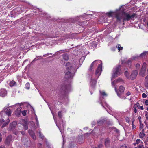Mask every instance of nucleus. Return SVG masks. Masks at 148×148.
I'll return each instance as SVG.
<instances>
[{"mask_svg":"<svg viewBox=\"0 0 148 148\" xmlns=\"http://www.w3.org/2000/svg\"><path fill=\"white\" fill-rule=\"evenodd\" d=\"M138 74V71L137 70L133 71L130 75V79L132 80L135 79L136 78Z\"/></svg>","mask_w":148,"mask_h":148,"instance_id":"9b49d317","label":"nucleus"},{"mask_svg":"<svg viewBox=\"0 0 148 148\" xmlns=\"http://www.w3.org/2000/svg\"><path fill=\"white\" fill-rule=\"evenodd\" d=\"M0 148H5V147L3 145H1L0 146Z\"/></svg>","mask_w":148,"mask_h":148,"instance_id":"0e129e2a","label":"nucleus"},{"mask_svg":"<svg viewBox=\"0 0 148 148\" xmlns=\"http://www.w3.org/2000/svg\"><path fill=\"white\" fill-rule=\"evenodd\" d=\"M102 66L101 65H99L95 73V77L97 79L100 75L101 71Z\"/></svg>","mask_w":148,"mask_h":148,"instance_id":"1a4fd4ad","label":"nucleus"},{"mask_svg":"<svg viewBox=\"0 0 148 148\" xmlns=\"http://www.w3.org/2000/svg\"><path fill=\"white\" fill-rule=\"evenodd\" d=\"M44 146L45 147H47L48 148L49 147V144L48 143L47 141L46 140L45 141V144L44 145Z\"/></svg>","mask_w":148,"mask_h":148,"instance_id":"bb28decb","label":"nucleus"},{"mask_svg":"<svg viewBox=\"0 0 148 148\" xmlns=\"http://www.w3.org/2000/svg\"><path fill=\"white\" fill-rule=\"evenodd\" d=\"M26 110H24L22 112V115L24 116H25L26 114Z\"/></svg>","mask_w":148,"mask_h":148,"instance_id":"ea45409f","label":"nucleus"},{"mask_svg":"<svg viewBox=\"0 0 148 148\" xmlns=\"http://www.w3.org/2000/svg\"><path fill=\"white\" fill-rule=\"evenodd\" d=\"M113 13V12L112 11H110V12H108V15L109 16H112V14Z\"/></svg>","mask_w":148,"mask_h":148,"instance_id":"c03bdc74","label":"nucleus"},{"mask_svg":"<svg viewBox=\"0 0 148 148\" xmlns=\"http://www.w3.org/2000/svg\"><path fill=\"white\" fill-rule=\"evenodd\" d=\"M17 124V122L15 121L10 123L8 128L9 130L11 131L14 130L16 127Z\"/></svg>","mask_w":148,"mask_h":148,"instance_id":"6e6552de","label":"nucleus"},{"mask_svg":"<svg viewBox=\"0 0 148 148\" xmlns=\"http://www.w3.org/2000/svg\"><path fill=\"white\" fill-rule=\"evenodd\" d=\"M12 140V136L11 135H9L6 138L5 141V143L7 145H9Z\"/></svg>","mask_w":148,"mask_h":148,"instance_id":"f8f14e48","label":"nucleus"},{"mask_svg":"<svg viewBox=\"0 0 148 148\" xmlns=\"http://www.w3.org/2000/svg\"><path fill=\"white\" fill-rule=\"evenodd\" d=\"M136 16V13H133L131 15L129 12H123L122 13L117 12L115 17L118 21H121L122 19L123 22L128 21L130 20H134V18Z\"/></svg>","mask_w":148,"mask_h":148,"instance_id":"f257e3e1","label":"nucleus"},{"mask_svg":"<svg viewBox=\"0 0 148 148\" xmlns=\"http://www.w3.org/2000/svg\"><path fill=\"white\" fill-rule=\"evenodd\" d=\"M144 145H143V143L142 142L138 146V148H141V147H143Z\"/></svg>","mask_w":148,"mask_h":148,"instance_id":"c9c22d12","label":"nucleus"},{"mask_svg":"<svg viewBox=\"0 0 148 148\" xmlns=\"http://www.w3.org/2000/svg\"><path fill=\"white\" fill-rule=\"evenodd\" d=\"M142 96L143 98H145L147 97V95H146L144 93H143V94L142 95Z\"/></svg>","mask_w":148,"mask_h":148,"instance_id":"8fccbe9b","label":"nucleus"},{"mask_svg":"<svg viewBox=\"0 0 148 148\" xmlns=\"http://www.w3.org/2000/svg\"><path fill=\"white\" fill-rule=\"evenodd\" d=\"M138 120H139V121H140V120H141V117L140 116H139L138 117Z\"/></svg>","mask_w":148,"mask_h":148,"instance_id":"69168bd1","label":"nucleus"},{"mask_svg":"<svg viewBox=\"0 0 148 148\" xmlns=\"http://www.w3.org/2000/svg\"><path fill=\"white\" fill-rule=\"evenodd\" d=\"M110 139L107 138L104 140V145L105 147L107 148H109L110 146Z\"/></svg>","mask_w":148,"mask_h":148,"instance_id":"ddd939ff","label":"nucleus"},{"mask_svg":"<svg viewBox=\"0 0 148 148\" xmlns=\"http://www.w3.org/2000/svg\"><path fill=\"white\" fill-rule=\"evenodd\" d=\"M120 148H128L125 145H123L121 146Z\"/></svg>","mask_w":148,"mask_h":148,"instance_id":"3c124183","label":"nucleus"},{"mask_svg":"<svg viewBox=\"0 0 148 148\" xmlns=\"http://www.w3.org/2000/svg\"><path fill=\"white\" fill-rule=\"evenodd\" d=\"M124 74L127 78L129 77V73L127 71H125Z\"/></svg>","mask_w":148,"mask_h":148,"instance_id":"72a5a7b5","label":"nucleus"},{"mask_svg":"<svg viewBox=\"0 0 148 148\" xmlns=\"http://www.w3.org/2000/svg\"><path fill=\"white\" fill-rule=\"evenodd\" d=\"M39 135L40 138H41L42 139L44 138V136L42 134H41L40 131L39 132Z\"/></svg>","mask_w":148,"mask_h":148,"instance_id":"c756f323","label":"nucleus"},{"mask_svg":"<svg viewBox=\"0 0 148 148\" xmlns=\"http://www.w3.org/2000/svg\"><path fill=\"white\" fill-rule=\"evenodd\" d=\"M119 90L120 93L117 90L116 88H115V90L116 92L117 95L119 97H121V94L124 93L125 90V88L122 85L120 86L119 88Z\"/></svg>","mask_w":148,"mask_h":148,"instance_id":"423d86ee","label":"nucleus"},{"mask_svg":"<svg viewBox=\"0 0 148 148\" xmlns=\"http://www.w3.org/2000/svg\"><path fill=\"white\" fill-rule=\"evenodd\" d=\"M29 123L32 125V127H31V128H32V129H33V128H34V123L32 121H30V122H29Z\"/></svg>","mask_w":148,"mask_h":148,"instance_id":"a19ab883","label":"nucleus"},{"mask_svg":"<svg viewBox=\"0 0 148 148\" xmlns=\"http://www.w3.org/2000/svg\"><path fill=\"white\" fill-rule=\"evenodd\" d=\"M146 65H147V64H146V63H145V62L143 63V66H142L141 68H144V69H146Z\"/></svg>","mask_w":148,"mask_h":148,"instance_id":"58836bf2","label":"nucleus"},{"mask_svg":"<svg viewBox=\"0 0 148 148\" xmlns=\"http://www.w3.org/2000/svg\"><path fill=\"white\" fill-rule=\"evenodd\" d=\"M71 90V85L67 81H65L61 85L59 90V93L64 96L69 92Z\"/></svg>","mask_w":148,"mask_h":148,"instance_id":"f03ea898","label":"nucleus"},{"mask_svg":"<svg viewBox=\"0 0 148 148\" xmlns=\"http://www.w3.org/2000/svg\"><path fill=\"white\" fill-rule=\"evenodd\" d=\"M143 124H140V129H141L143 128Z\"/></svg>","mask_w":148,"mask_h":148,"instance_id":"6e6d98bb","label":"nucleus"},{"mask_svg":"<svg viewBox=\"0 0 148 148\" xmlns=\"http://www.w3.org/2000/svg\"><path fill=\"white\" fill-rule=\"evenodd\" d=\"M131 94L130 92H128L127 93H126V95L127 96H128L130 95Z\"/></svg>","mask_w":148,"mask_h":148,"instance_id":"13d9d810","label":"nucleus"},{"mask_svg":"<svg viewBox=\"0 0 148 148\" xmlns=\"http://www.w3.org/2000/svg\"><path fill=\"white\" fill-rule=\"evenodd\" d=\"M39 60V58L37 59L36 58L34 59L31 62L32 63H33L35 61L38 60Z\"/></svg>","mask_w":148,"mask_h":148,"instance_id":"864d4df0","label":"nucleus"},{"mask_svg":"<svg viewBox=\"0 0 148 148\" xmlns=\"http://www.w3.org/2000/svg\"><path fill=\"white\" fill-rule=\"evenodd\" d=\"M125 119L126 121V122L128 123H129L130 121V119L128 117H127L125 118Z\"/></svg>","mask_w":148,"mask_h":148,"instance_id":"a18cd8bd","label":"nucleus"},{"mask_svg":"<svg viewBox=\"0 0 148 148\" xmlns=\"http://www.w3.org/2000/svg\"><path fill=\"white\" fill-rule=\"evenodd\" d=\"M115 81H114L112 82V84L113 86H114V85L115 84Z\"/></svg>","mask_w":148,"mask_h":148,"instance_id":"680f3d73","label":"nucleus"},{"mask_svg":"<svg viewBox=\"0 0 148 148\" xmlns=\"http://www.w3.org/2000/svg\"><path fill=\"white\" fill-rule=\"evenodd\" d=\"M145 87L148 88V80L147 79V80H145Z\"/></svg>","mask_w":148,"mask_h":148,"instance_id":"7c9ffc66","label":"nucleus"},{"mask_svg":"<svg viewBox=\"0 0 148 148\" xmlns=\"http://www.w3.org/2000/svg\"><path fill=\"white\" fill-rule=\"evenodd\" d=\"M62 112L61 111H60L58 112V117L60 119V121L61 122L60 123V125H58L57 123V121L55 119L54 116H53V118L55 121V122L56 123V125L58 127L60 131V128H61V124H62V126L64 127V124H63V122L62 121Z\"/></svg>","mask_w":148,"mask_h":148,"instance_id":"20e7f679","label":"nucleus"},{"mask_svg":"<svg viewBox=\"0 0 148 148\" xmlns=\"http://www.w3.org/2000/svg\"><path fill=\"white\" fill-rule=\"evenodd\" d=\"M140 66V64L138 63H137L136 65V69H139Z\"/></svg>","mask_w":148,"mask_h":148,"instance_id":"79ce46f5","label":"nucleus"},{"mask_svg":"<svg viewBox=\"0 0 148 148\" xmlns=\"http://www.w3.org/2000/svg\"><path fill=\"white\" fill-rule=\"evenodd\" d=\"M37 146L38 148H42V144L40 143L38 144Z\"/></svg>","mask_w":148,"mask_h":148,"instance_id":"473e14b6","label":"nucleus"},{"mask_svg":"<svg viewBox=\"0 0 148 148\" xmlns=\"http://www.w3.org/2000/svg\"><path fill=\"white\" fill-rule=\"evenodd\" d=\"M21 107L18 108L15 112V114L18 117L20 116L21 113Z\"/></svg>","mask_w":148,"mask_h":148,"instance_id":"dca6fc26","label":"nucleus"},{"mask_svg":"<svg viewBox=\"0 0 148 148\" xmlns=\"http://www.w3.org/2000/svg\"><path fill=\"white\" fill-rule=\"evenodd\" d=\"M13 133L15 135H17L18 134L19 132H18L17 130H13Z\"/></svg>","mask_w":148,"mask_h":148,"instance_id":"f704fd0d","label":"nucleus"},{"mask_svg":"<svg viewBox=\"0 0 148 148\" xmlns=\"http://www.w3.org/2000/svg\"><path fill=\"white\" fill-rule=\"evenodd\" d=\"M105 122V120H100L99 121L97 122V124L100 125H101L103 124V123H104Z\"/></svg>","mask_w":148,"mask_h":148,"instance_id":"b1692460","label":"nucleus"},{"mask_svg":"<svg viewBox=\"0 0 148 148\" xmlns=\"http://www.w3.org/2000/svg\"><path fill=\"white\" fill-rule=\"evenodd\" d=\"M136 105L135 104L133 107L134 108V111L135 113H136L137 112V110L136 109V107H135Z\"/></svg>","mask_w":148,"mask_h":148,"instance_id":"37998d69","label":"nucleus"},{"mask_svg":"<svg viewBox=\"0 0 148 148\" xmlns=\"http://www.w3.org/2000/svg\"><path fill=\"white\" fill-rule=\"evenodd\" d=\"M136 106L138 108H140V104L139 103H137Z\"/></svg>","mask_w":148,"mask_h":148,"instance_id":"052dcab7","label":"nucleus"},{"mask_svg":"<svg viewBox=\"0 0 148 148\" xmlns=\"http://www.w3.org/2000/svg\"><path fill=\"white\" fill-rule=\"evenodd\" d=\"M16 84V82L14 80H12V81H11L9 83L10 85L11 86H14Z\"/></svg>","mask_w":148,"mask_h":148,"instance_id":"393cba45","label":"nucleus"},{"mask_svg":"<svg viewBox=\"0 0 148 148\" xmlns=\"http://www.w3.org/2000/svg\"><path fill=\"white\" fill-rule=\"evenodd\" d=\"M122 81H123V80L122 79L120 78H119L116 80V83H118Z\"/></svg>","mask_w":148,"mask_h":148,"instance_id":"4c0bfd02","label":"nucleus"},{"mask_svg":"<svg viewBox=\"0 0 148 148\" xmlns=\"http://www.w3.org/2000/svg\"><path fill=\"white\" fill-rule=\"evenodd\" d=\"M140 141V140L139 139H137L136 141L135 144H138Z\"/></svg>","mask_w":148,"mask_h":148,"instance_id":"09e8293b","label":"nucleus"},{"mask_svg":"<svg viewBox=\"0 0 148 148\" xmlns=\"http://www.w3.org/2000/svg\"><path fill=\"white\" fill-rule=\"evenodd\" d=\"M7 92L4 89L0 90V96L2 97H4L7 94Z\"/></svg>","mask_w":148,"mask_h":148,"instance_id":"2eb2a0df","label":"nucleus"},{"mask_svg":"<svg viewBox=\"0 0 148 148\" xmlns=\"http://www.w3.org/2000/svg\"><path fill=\"white\" fill-rule=\"evenodd\" d=\"M131 62V60H128L127 61V63L128 64L129 63H130Z\"/></svg>","mask_w":148,"mask_h":148,"instance_id":"e2e57ef3","label":"nucleus"},{"mask_svg":"<svg viewBox=\"0 0 148 148\" xmlns=\"http://www.w3.org/2000/svg\"><path fill=\"white\" fill-rule=\"evenodd\" d=\"M144 130H142V132H141L139 134V137L140 138H143L145 136V134L144 132Z\"/></svg>","mask_w":148,"mask_h":148,"instance_id":"5701e85b","label":"nucleus"},{"mask_svg":"<svg viewBox=\"0 0 148 148\" xmlns=\"http://www.w3.org/2000/svg\"><path fill=\"white\" fill-rule=\"evenodd\" d=\"M66 69L67 70L72 72L74 71L73 72H76V70L72 66L71 64L69 62H67L66 64Z\"/></svg>","mask_w":148,"mask_h":148,"instance_id":"39448f33","label":"nucleus"},{"mask_svg":"<svg viewBox=\"0 0 148 148\" xmlns=\"http://www.w3.org/2000/svg\"><path fill=\"white\" fill-rule=\"evenodd\" d=\"M146 70V69L141 68V70L140 73V75L142 77H143L144 76Z\"/></svg>","mask_w":148,"mask_h":148,"instance_id":"aec40b11","label":"nucleus"},{"mask_svg":"<svg viewBox=\"0 0 148 148\" xmlns=\"http://www.w3.org/2000/svg\"><path fill=\"white\" fill-rule=\"evenodd\" d=\"M62 56L63 59L65 60H67L69 59V56L67 53L63 54Z\"/></svg>","mask_w":148,"mask_h":148,"instance_id":"4be33fe9","label":"nucleus"},{"mask_svg":"<svg viewBox=\"0 0 148 148\" xmlns=\"http://www.w3.org/2000/svg\"><path fill=\"white\" fill-rule=\"evenodd\" d=\"M20 132H21L22 135H24L25 134V131H21Z\"/></svg>","mask_w":148,"mask_h":148,"instance_id":"4d7b16f0","label":"nucleus"},{"mask_svg":"<svg viewBox=\"0 0 148 148\" xmlns=\"http://www.w3.org/2000/svg\"><path fill=\"white\" fill-rule=\"evenodd\" d=\"M25 86V88H26L27 89H29L30 88V85L29 83H27L26 84Z\"/></svg>","mask_w":148,"mask_h":148,"instance_id":"c85d7f7f","label":"nucleus"},{"mask_svg":"<svg viewBox=\"0 0 148 148\" xmlns=\"http://www.w3.org/2000/svg\"><path fill=\"white\" fill-rule=\"evenodd\" d=\"M96 62H99V63H100L101 62V61H100V60H95L94 61H93L91 64L90 66L89 69V70L90 71H92V69H93V65L94 64H95V63Z\"/></svg>","mask_w":148,"mask_h":148,"instance_id":"f3484780","label":"nucleus"},{"mask_svg":"<svg viewBox=\"0 0 148 148\" xmlns=\"http://www.w3.org/2000/svg\"><path fill=\"white\" fill-rule=\"evenodd\" d=\"M101 93V95L103 96H106L107 95L106 94L105 92H102Z\"/></svg>","mask_w":148,"mask_h":148,"instance_id":"49530a36","label":"nucleus"},{"mask_svg":"<svg viewBox=\"0 0 148 148\" xmlns=\"http://www.w3.org/2000/svg\"><path fill=\"white\" fill-rule=\"evenodd\" d=\"M103 146V145L101 144L99 145L98 147L99 148H102Z\"/></svg>","mask_w":148,"mask_h":148,"instance_id":"603ef678","label":"nucleus"},{"mask_svg":"<svg viewBox=\"0 0 148 148\" xmlns=\"http://www.w3.org/2000/svg\"><path fill=\"white\" fill-rule=\"evenodd\" d=\"M78 142L79 143H83L84 140V139L82 136H79L78 138Z\"/></svg>","mask_w":148,"mask_h":148,"instance_id":"6ab92c4d","label":"nucleus"},{"mask_svg":"<svg viewBox=\"0 0 148 148\" xmlns=\"http://www.w3.org/2000/svg\"><path fill=\"white\" fill-rule=\"evenodd\" d=\"M5 121L3 119H0V123H2L3 122H4Z\"/></svg>","mask_w":148,"mask_h":148,"instance_id":"5fc2aeb1","label":"nucleus"},{"mask_svg":"<svg viewBox=\"0 0 148 148\" xmlns=\"http://www.w3.org/2000/svg\"><path fill=\"white\" fill-rule=\"evenodd\" d=\"M123 48V47H121L120 46V45L119 44L118 46V49L119 51H120V50H122Z\"/></svg>","mask_w":148,"mask_h":148,"instance_id":"2f4dec72","label":"nucleus"},{"mask_svg":"<svg viewBox=\"0 0 148 148\" xmlns=\"http://www.w3.org/2000/svg\"><path fill=\"white\" fill-rule=\"evenodd\" d=\"M28 133L30 136L34 140H36V136L34 132L32 130H29Z\"/></svg>","mask_w":148,"mask_h":148,"instance_id":"4468645a","label":"nucleus"},{"mask_svg":"<svg viewBox=\"0 0 148 148\" xmlns=\"http://www.w3.org/2000/svg\"><path fill=\"white\" fill-rule=\"evenodd\" d=\"M2 112H5V114L9 117L11 116L12 112L11 110L9 108V107L5 108L2 111Z\"/></svg>","mask_w":148,"mask_h":148,"instance_id":"9d476101","label":"nucleus"},{"mask_svg":"<svg viewBox=\"0 0 148 148\" xmlns=\"http://www.w3.org/2000/svg\"><path fill=\"white\" fill-rule=\"evenodd\" d=\"M147 53L148 52L147 51H145L143 52L140 55V56L143 57H144L146 55V54L148 53Z\"/></svg>","mask_w":148,"mask_h":148,"instance_id":"cd10ccee","label":"nucleus"},{"mask_svg":"<svg viewBox=\"0 0 148 148\" xmlns=\"http://www.w3.org/2000/svg\"><path fill=\"white\" fill-rule=\"evenodd\" d=\"M147 79L148 80V75H147L145 79V80H147Z\"/></svg>","mask_w":148,"mask_h":148,"instance_id":"338daca9","label":"nucleus"},{"mask_svg":"<svg viewBox=\"0 0 148 148\" xmlns=\"http://www.w3.org/2000/svg\"><path fill=\"white\" fill-rule=\"evenodd\" d=\"M96 79H97L96 77L95 79H92V80L90 82V84L92 86H94L96 84L97 81Z\"/></svg>","mask_w":148,"mask_h":148,"instance_id":"412c9836","label":"nucleus"},{"mask_svg":"<svg viewBox=\"0 0 148 148\" xmlns=\"http://www.w3.org/2000/svg\"><path fill=\"white\" fill-rule=\"evenodd\" d=\"M146 113L145 114V115L147 119L148 120V112L146 111Z\"/></svg>","mask_w":148,"mask_h":148,"instance_id":"de8ad7c7","label":"nucleus"},{"mask_svg":"<svg viewBox=\"0 0 148 148\" xmlns=\"http://www.w3.org/2000/svg\"><path fill=\"white\" fill-rule=\"evenodd\" d=\"M140 108L142 110H143L144 109L143 107L142 106H140Z\"/></svg>","mask_w":148,"mask_h":148,"instance_id":"774afa93","label":"nucleus"},{"mask_svg":"<svg viewBox=\"0 0 148 148\" xmlns=\"http://www.w3.org/2000/svg\"><path fill=\"white\" fill-rule=\"evenodd\" d=\"M134 120L133 119L132 122V129H135L136 127V126L135 125H134L133 124V123L134 121Z\"/></svg>","mask_w":148,"mask_h":148,"instance_id":"e433bc0d","label":"nucleus"},{"mask_svg":"<svg viewBox=\"0 0 148 148\" xmlns=\"http://www.w3.org/2000/svg\"><path fill=\"white\" fill-rule=\"evenodd\" d=\"M10 121V120L8 118V121L7 122H5L4 123L3 125L1 126V128H3L5 127L6 125H7L8 124V123Z\"/></svg>","mask_w":148,"mask_h":148,"instance_id":"a878e982","label":"nucleus"},{"mask_svg":"<svg viewBox=\"0 0 148 148\" xmlns=\"http://www.w3.org/2000/svg\"><path fill=\"white\" fill-rule=\"evenodd\" d=\"M73 72H71L70 71L67 72L65 74V78L66 79L72 78L75 73Z\"/></svg>","mask_w":148,"mask_h":148,"instance_id":"0eeeda50","label":"nucleus"},{"mask_svg":"<svg viewBox=\"0 0 148 148\" xmlns=\"http://www.w3.org/2000/svg\"><path fill=\"white\" fill-rule=\"evenodd\" d=\"M121 66L120 65H118L113 70V73L112 77L111 80L121 75Z\"/></svg>","mask_w":148,"mask_h":148,"instance_id":"7ed1b4c3","label":"nucleus"},{"mask_svg":"<svg viewBox=\"0 0 148 148\" xmlns=\"http://www.w3.org/2000/svg\"><path fill=\"white\" fill-rule=\"evenodd\" d=\"M145 103L146 105H148V100H146L145 101Z\"/></svg>","mask_w":148,"mask_h":148,"instance_id":"bf43d9fd","label":"nucleus"},{"mask_svg":"<svg viewBox=\"0 0 148 148\" xmlns=\"http://www.w3.org/2000/svg\"><path fill=\"white\" fill-rule=\"evenodd\" d=\"M28 122L27 121L24 120L23 123L22 124V125L23 126L24 129L25 130H27L28 128Z\"/></svg>","mask_w":148,"mask_h":148,"instance_id":"a211bd4d","label":"nucleus"}]
</instances>
